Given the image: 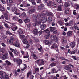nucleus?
<instances>
[{
	"label": "nucleus",
	"instance_id": "f704fd0d",
	"mask_svg": "<svg viewBox=\"0 0 79 79\" xmlns=\"http://www.w3.org/2000/svg\"><path fill=\"white\" fill-rule=\"evenodd\" d=\"M52 21V17H49L48 18V23H50V22H51Z\"/></svg>",
	"mask_w": 79,
	"mask_h": 79
},
{
	"label": "nucleus",
	"instance_id": "a19ab883",
	"mask_svg": "<svg viewBox=\"0 0 79 79\" xmlns=\"http://www.w3.org/2000/svg\"><path fill=\"white\" fill-rule=\"evenodd\" d=\"M69 6V4L68 2H66L65 4V7H68V6Z\"/></svg>",
	"mask_w": 79,
	"mask_h": 79
},
{
	"label": "nucleus",
	"instance_id": "6ab92c4d",
	"mask_svg": "<svg viewBox=\"0 0 79 79\" xmlns=\"http://www.w3.org/2000/svg\"><path fill=\"white\" fill-rule=\"evenodd\" d=\"M11 51L12 52H14V54H15V55L18 54V52L16 50H11Z\"/></svg>",
	"mask_w": 79,
	"mask_h": 79
},
{
	"label": "nucleus",
	"instance_id": "4c0bfd02",
	"mask_svg": "<svg viewBox=\"0 0 79 79\" xmlns=\"http://www.w3.org/2000/svg\"><path fill=\"white\" fill-rule=\"evenodd\" d=\"M24 22L26 23H27L30 22V20L29 19H27L24 20Z\"/></svg>",
	"mask_w": 79,
	"mask_h": 79
},
{
	"label": "nucleus",
	"instance_id": "a211bd4d",
	"mask_svg": "<svg viewBox=\"0 0 79 79\" xmlns=\"http://www.w3.org/2000/svg\"><path fill=\"white\" fill-rule=\"evenodd\" d=\"M18 33L20 35L22 34L23 33V30L21 29H19V30L17 31Z\"/></svg>",
	"mask_w": 79,
	"mask_h": 79
},
{
	"label": "nucleus",
	"instance_id": "e433bc0d",
	"mask_svg": "<svg viewBox=\"0 0 79 79\" xmlns=\"http://www.w3.org/2000/svg\"><path fill=\"white\" fill-rule=\"evenodd\" d=\"M53 6L54 7H56V4L54 2H53L51 6Z\"/></svg>",
	"mask_w": 79,
	"mask_h": 79
},
{
	"label": "nucleus",
	"instance_id": "052dcab7",
	"mask_svg": "<svg viewBox=\"0 0 79 79\" xmlns=\"http://www.w3.org/2000/svg\"><path fill=\"white\" fill-rule=\"evenodd\" d=\"M65 25L66 26H70V23H67L66 24H65Z\"/></svg>",
	"mask_w": 79,
	"mask_h": 79
},
{
	"label": "nucleus",
	"instance_id": "4d7b16f0",
	"mask_svg": "<svg viewBox=\"0 0 79 79\" xmlns=\"http://www.w3.org/2000/svg\"><path fill=\"white\" fill-rule=\"evenodd\" d=\"M1 2H2L3 4H5L6 3V2L5 0H0Z\"/></svg>",
	"mask_w": 79,
	"mask_h": 79
},
{
	"label": "nucleus",
	"instance_id": "2f4dec72",
	"mask_svg": "<svg viewBox=\"0 0 79 79\" xmlns=\"http://www.w3.org/2000/svg\"><path fill=\"white\" fill-rule=\"evenodd\" d=\"M0 11H1L2 12L5 11V9L3 7H0Z\"/></svg>",
	"mask_w": 79,
	"mask_h": 79
},
{
	"label": "nucleus",
	"instance_id": "cd10ccee",
	"mask_svg": "<svg viewBox=\"0 0 79 79\" xmlns=\"http://www.w3.org/2000/svg\"><path fill=\"white\" fill-rule=\"evenodd\" d=\"M19 37L21 39H23V40H24V39H26V36L24 35H20L19 36Z\"/></svg>",
	"mask_w": 79,
	"mask_h": 79
},
{
	"label": "nucleus",
	"instance_id": "f3484780",
	"mask_svg": "<svg viewBox=\"0 0 79 79\" xmlns=\"http://www.w3.org/2000/svg\"><path fill=\"white\" fill-rule=\"evenodd\" d=\"M19 12H20V10H19L16 9L15 12H14V14L17 15H19Z\"/></svg>",
	"mask_w": 79,
	"mask_h": 79
},
{
	"label": "nucleus",
	"instance_id": "f257e3e1",
	"mask_svg": "<svg viewBox=\"0 0 79 79\" xmlns=\"http://www.w3.org/2000/svg\"><path fill=\"white\" fill-rule=\"evenodd\" d=\"M32 17L33 18V21L35 23L33 24V26H35L36 25L39 24L41 23V21L39 20H37V16L34 14H33L31 15Z\"/></svg>",
	"mask_w": 79,
	"mask_h": 79
},
{
	"label": "nucleus",
	"instance_id": "49530a36",
	"mask_svg": "<svg viewBox=\"0 0 79 79\" xmlns=\"http://www.w3.org/2000/svg\"><path fill=\"white\" fill-rule=\"evenodd\" d=\"M9 55H10L11 57H13L14 56L13 54V53H12L10 51H9Z\"/></svg>",
	"mask_w": 79,
	"mask_h": 79
},
{
	"label": "nucleus",
	"instance_id": "aec40b11",
	"mask_svg": "<svg viewBox=\"0 0 79 79\" xmlns=\"http://www.w3.org/2000/svg\"><path fill=\"white\" fill-rule=\"evenodd\" d=\"M43 32H45L46 33H47V34H49V33L50 32V30H48V29H47L43 31Z\"/></svg>",
	"mask_w": 79,
	"mask_h": 79
},
{
	"label": "nucleus",
	"instance_id": "58836bf2",
	"mask_svg": "<svg viewBox=\"0 0 79 79\" xmlns=\"http://www.w3.org/2000/svg\"><path fill=\"white\" fill-rule=\"evenodd\" d=\"M34 31V33L35 34H37V32H38V31H37V29H35L33 30Z\"/></svg>",
	"mask_w": 79,
	"mask_h": 79
},
{
	"label": "nucleus",
	"instance_id": "ea45409f",
	"mask_svg": "<svg viewBox=\"0 0 79 79\" xmlns=\"http://www.w3.org/2000/svg\"><path fill=\"white\" fill-rule=\"evenodd\" d=\"M63 43H66V39L65 38H63Z\"/></svg>",
	"mask_w": 79,
	"mask_h": 79
},
{
	"label": "nucleus",
	"instance_id": "e2e57ef3",
	"mask_svg": "<svg viewBox=\"0 0 79 79\" xmlns=\"http://www.w3.org/2000/svg\"><path fill=\"white\" fill-rule=\"evenodd\" d=\"M76 10H73V14L74 15H76Z\"/></svg>",
	"mask_w": 79,
	"mask_h": 79
},
{
	"label": "nucleus",
	"instance_id": "8fccbe9b",
	"mask_svg": "<svg viewBox=\"0 0 79 79\" xmlns=\"http://www.w3.org/2000/svg\"><path fill=\"white\" fill-rule=\"evenodd\" d=\"M28 1H29V2H31L33 4V5H35V2H34V1H31V0H28Z\"/></svg>",
	"mask_w": 79,
	"mask_h": 79
},
{
	"label": "nucleus",
	"instance_id": "5fc2aeb1",
	"mask_svg": "<svg viewBox=\"0 0 79 79\" xmlns=\"http://www.w3.org/2000/svg\"><path fill=\"white\" fill-rule=\"evenodd\" d=\"M26 52L27 54L26 56H24V58H28V57H29V54H28V53L27 52Z\"/></svg>",
	"mask_w": 79,
	"mask_h": 79
},
{
	"label": "nucleus",
	"instance_id": "72a5a7b5",
	"mask_svg": "<svg viewBox=\"0 0 79 79\" xmlns=\"http://www.w3.org/2000/svg\"><path fill=\"white\" fill-rule=\"evenodd\" d=\"M7 34H9V35H13V36H15V35L12 34L11 33H10V31H6Z\"/></svg>",
	"mask_w": 79,
	"mask_h": 79
},
{
	"label": "nucleus",
	"instance_id": "412c9836",
	"mask_svg": "<svg viewBox=\"0 0 79 79\" xmlns=\"http://www.w3.org/2000/svg\"><path fill=\"white\" fill-rule=\"evenodd\" d=\"M72 35V31H69L67 33V36H71Z\"/></svg>",
	"mask_w": 79,
	"mask_h": 79
},
{
	"label": "nucleus",
	"instance_id": "3c124183",
	"mask_svg": "<svg viewBox=\"0 0 79 79\" xmlns=\"http://www.w3.org/2000/svg\"><path fill=\"white\" fill-rule=\"evenodd\" d=\"M36 2L37 3H42L41 0H36Z\"/></svg>",
	"mask_w": 79,
	"mask_h": 79
},
{
	"label": "nucleus",
	"instance_id": "0e129e2a",
	"mask_svg": "<svg viewBox=\"0 0 79 79\" xmlns=\"http://www.w3.org/2000/svg\"><path fill=\"white\" fill-rule=\"evenodd\" d=\"M1 45H2V46H3V47H6V45H5V43H2Z\"/></svg>",
	"mask_w": 79,
	"mask_h": 79
},
{
	"label": "nucleus",
	"instance_id": "f8f14e48",
	"mask_svg": "<svg viewBox=\"0 0 79 79\" xmlns=\"http://www.w3.org/2000/svg\"><path fill=\"white\" fill-rule=\"evenodd\" d=\"M70 46H71L72 48L73 49V48H74V47H75L76 45V43H75V42H72L70 44Z\"/></svg>",
	"mask_w": 79,
	"mask_h": 79
},
{
	"label": "nucleus",
	"instance_id": "37998d69",
	"mask_svg": "<svg viewBox=\"0 0 79 79\" xmlns=\"http://www.w3.org/2000/svg\"><path fill=\"white\" fill-rule=\"evenodd\" d=\"M39 71V69L38 68H37L35 69V73H38Z\"/></svg>",
	"mask_w": 79,
	"mask_h": 79
},
{
	"label": "nucleus",
	"instance_id": "680f3d73",
	"mask_svg": "<svg viewBox=\"0 0 79 79\" xmlns=\"http://www.w3.org/2000/svg\"><path fill=\"white\" fill-rule=\"evenodd\" d=\"M49 35H49V34H48L46 36V38L47 39H48V38H49Z\"/></svg>",
	"mask_w": 79,
	"mask_h": 79
},
{
	"label": "nucleus",
	"instance_id": "79ce46f5",
	"mask_svg": "<svg viewBox=\"0 0 79 79\" xmlns=\"http://www.w3.org/2000/svg\"><path fill=\"white\" fill-rule=\"evenodd\" d=\"M59 23L60 25V26H63L64 25V24L63 22L62 21H60L59 22Z\"/></svg>",
	"mask_w": 79,
	"mask_h": 79
},
{
	"label": "nucleus",
	"instance_id": "6e6552de",
	"mask_svg": "<svg viewBox=\"0 0 79 79\" xmlns=\"http://www.w3.org/2000/svg\"><path fill=\"white\" fill-rule=\"evenodd\" d=\"M47 17H43L41 19V20H40V19H38V20H40L42 23H45L47 22Z\"/></svg>",
	"mask_w": 79,
	"mask_h": 79
},
{
	"label": "nucleus",
	"instance_id": "0eeeda50",
	"mask_svg": "<svg viewBox=\"0 0 79 79\" xmlns=\"http://www.w3.org/2000/svg\"><path fill=\"white\" fill-rule=\"evenodd\" d=\"M11 44L12 45H13L15 46L16 47H20V45L19 44L18 42H17L16 41H14V44L11 41Z\"/></svg>",
	"mask_w": 79,
	"mask_h": 79
},
{
	"label": "nucleus",
	"instance_id": "4468645a",
	"mask_svg": "<svg viewBox=\"0 0 79 79\" xmlns=\"http://www.w3.org/2000/svg\"><path fill=\"white\" fill-rule=\"evenodd\" d=\"M40 27L41 28V30H44L45 29L46 27V25L45 24H43L42 25L40 26Z\"/></svg>",
	"mask_w": 79,
	"mask_h": 79
},
{
	"label": "nucleus",
	"instance_id": "603ef678",
	"mask_svg": "<svg viewBox=\"0 0 79 79\" xmlns=\"http://www.w3.org/2000/svg\"><path fill=\"white\" fill-rule=\"evenodd\" d=\"M5 19H6V20H8V19H9V18L8 17L7 15H6L5 16Z\"/></svg>",
	"mask_w": 79,
	"mask_h": 79
},
{
	"label": "nucleus",
	"instance_id": "c03bdc74",
	"mask_svg": "<svg viewBox=\"0 0 79 79\" xmlns=\"http://www.w3.org/2000/svg\"><path fill=\"white\" fill-rule=\"evenodd\" d=\"M17 29H18V27L16 26L15 27H14L12 28V30L13 31H15L16 30H17Z\"/></svg>",
	"mask_w": 79,
	"mask_h": 79
},
{
	"label": "nucleus",
	"instance_id": "9b49d317",
	"mask_svg": "<svg viewBox=\"0 0 79 79\" xmlns=\"http://www.w3.org/2000/svg\"><path fill=\"white\" fill-rule=\"evenodd\" d=\"M44 6V5L43 4H40V6H38V8L39 10H42Z\"/></svg>",
	"mask_w": 79,
	"mask_h": 79
},
{
	"label": "nucleus",
	"instance_id": "f03ea898",
	"mask_svg": "<svg viewBox=\"0 0 79 79\" xmlns=\"http://www.w3.org/2000/svg\"><path fill=\"white\" fill-rule=\"evenodd\" d=\"M0 75H1L0 77L1 79H10L9 78V76L6 74V73L3 71H0Z\"/></svg>",
	"mask_w": 79,
	"mask_h": 79
},
{
	"label": "nucleus",
	"instance_id": "5701e85b",
	"mask_svg": "<svg viewBox=\"0 0 79 79\" xmlns=\"http://www.w3.org/2000/svg\"><path fill=\"white\" fill-rule=\"evenodd\" d=\"M50 31H51V32H53V31H55L56 29L55 28L52 27H50Z\"/></svg>",
	"mask_w": 79,
	"mask_h": 79
},
{
	"label": "nucleus",
	"instance_id": "6e6d98bb",
	"mask_svg": "<svg viewBox=\"0 0 79 79\" xmlns=\"http://www.w3.org/2000/svg\"><path fill=\"white\" fill-rule=\"evenodd\" d=\"M42 34V31H40L38 33V35H41Z\"/></svg>",
	"mask_w": 79,
	"mask_h": 79
},
{
	"label": "nucleus",
	"instance_id": "1a4fd4ad",
	"mask_svg": "<svg viewBox=\"0 0 79 79\" xmlns=\"http://www.w3.org/2000/svg\"><path fill=\"white\" fill-rule=\"evenodd\" d=\"M35 9H31V10H27V13H28V14H32L34 12H35Z\"/></svg>",
	"mask_w": 79,
	"mask_h": 79
},
{
	"label": "nucleus",
	"instance_id": "bf43d9fd",
	"mask_svg": "<svg viewBox=\"0 0 79 79\" xmlns=\"http://www.w3.org/2000/svg\"><path fill=\"white\" fill-rule=\"evenodd\" d=\"M36 76H37V77H39L41 76L40 75V74L39 73H37V74H36Z\"/></svg>",
	"mask_w": 79,
	"mask_h": 79
},
{
	"label": "nucleus",
	"instance_id": "423d86ee",
	"mask_svg": "<svg viewBox=\"0 0 79 79\" xmlns=\"http://www.w3.org/2000/svg\"><path fill=\"white\" fill-rule=\"evenodd\" d=\"M51 39L53 41L56 42L58 41V38L56 37V35H53L51 36Z\"/></svg>",
	"mask_w": 79,
	"mask_h": 79
},
{
	"label": "nucleus",
	"instance_id": "c85d7f7f",
	"mask_svg": "<svg viewBox=\"0 0 79 79\" xmlns=\"http://www.w3.org/2000/svg\"><path fill=\"white\" fill-rule=\"evenodd\" d=\"M23 42L24 44H27L28 42H27V40L26 39H24L23 40Z\"/></svg>",
	"mask_w": 79,
	"mask_h": 79
},
{
	"label": "nucleus",
	"instance_id": "c756f323",
	"mask_svg": "<svg viewBox=\"0 0 79 79\" xmlns=\"http://www.w3.org/2000/svg\"><path fill=\"white\" fill-rule=\"evenodd\" d=\"M62 8L61 5H59L58 7V10L59 11H61V10H62Z\"/></svg>",
	"mask_w": 79,
	"mask_h": 79
},
{
	"label": "nucleus",
	"instance_id": "a18cd8bd",
	"mask_svg": "<svg viewBox=\"0 0 79 79\" xmlns=\"http://www.w3.org/2000/svg\"><path fill=\"white\" fill-rule=\"evenodd\" d=\"M65 12L66 14H69V9H67L65 10Z\"/></svg>",
	"mask_w": 79,
	"mask_h": 79
},
{
	"label": "nucleus",
	"instance_id": "ddd939ff",
	"mask_svg": "<svg viewBox=\"0 0 79 79\" xmlns=\"http://www.w3.org/2000/svg\"><path fill=\"white\" fill-rule=\"evenodd\" d=\"M51 73H52V74L57 73H58V71L56 70V69L53 68L52 69Z\"/></svg>",
	"mask_w": 79,
	"mask_h": 79
},
{
	"label": "nucleus",
	"instance_id": "473e14b6",
	"mask_svg": "<svg viewBox=\"0 0 79 79\" xmlns=\"http://www.w3.org/2000/svg\"><path fill=\"white\" fill-rule=\"evenodd\" d=\"M55 65H56L55 64L53 63H51L50 64V66L51 67H53V66H55Z\"/></svg>",
	"mask_w": 79,
	"mask_h": 79
},
{
	"label": "nucleus",
	"instance_id": "7c9ffc66",
	"mask_svg": "<svg viewBox=\"0 0 79 79\" xmlns=\"http://www.w3.org/2000/svg\"><path fill=\"white\" fill-rule=\"evenodd\" d=\"M23 65L25 66L24 68L23 69H21V71H24L26 69V68H27V66H26V64H23Z\"/></svg>",
	"mask_w": 79,
	"mask_h": 79
},
{
	"label": "nucleus",
	"instance_id": "393cba45",
	"mask_svg": "<svg viewBox=\"0 0 79 79\" xmlns=\"http://www.w3.org/2000/svg\"><path fill=\"white\" fill-rule=\"evenodd\" d=\"M44 43L46 45H48L50 44V42L48 40H45L44 41Z\"/></svg>",
	"mask_w": 79,
	"mask_h": 79
},
{
	"label": "nucleus",
	"instance_id": "09e8293b",
	"mask_svg": "<svg viewBox=\"0 0 79 79\" xmlns=\"http://www.w3.org/2000/svg\"><path fill=\"white\" fill-rule=\"evenodd\" d=\"M57 47L56 46V45H52L51 47V48H56Z\"/></svg>",
	"mask_w": 79,
	"mask_h": 79
},
{
	"label": "nucleus",
	"instance_id": "9d476101",
	"mask_svg": "<svg viewBox=\"0 0 79 79\" xmlns=\"http://www.w3.org/2000/svg\"><path fill=\"white\" fill-rule=\"evenodd\" d=\"M31 56H32L33 58L35 60H37V59H38V57H37L35 54H34L33 53H31Z\"/></svg>",
	"mask_w": 79,
	"mask_h": 79
},
{
	"label": "nucleus",
	"instance_id": "b1692460",
	"mask_svg": "<svg viewBox=\"0 0 79 79\" xmlns=\"http://www.w3.org/2000/svg\"><path fill=\"white\" fill-rule=\"evenodd\" d=\"M5 62L7 63V66H9L11 64L7 60H6Z\"/></svg>",
	"mask_w": 79,
	"mask_h": 79
},
{
	"label": "nucleus",
	"instance_id": "7ed1b4c3",
	"mask_svg": "<svg viewBox=\"0 0 79 79\" xmlns=\"http://www.w3.org/2000/svg\"><path fill=\"white\" fill-rule=\"evenodd\" d=\"M8 53L6 51H2L1 57L2 60H4L7 59L8 58Z\"/></svg>",
	"mask_w": 79,
	"mask_h": 79
},
{
	"label": "nucleus",
	"instance_id": "de8ad7c7",
	"mask_svg": "<svg viewBox=\"0 0 79 79\" xmlns=\"http://www.w3.org/2000/svg\"><path fill=\"white\" fill-rule=\"evenodd\" d=\"M12 11V12H15V10H16V7H13L11 9Z\"/></svg>",
	"mask_w": 79,
	"mask_h": 79
},
{
	"label": "nucleus",
	"instance_id": "69168bd1",
	"mask_svg": "<svg viewBox=\"0 0 79 79\" xmlns=\"http://www.w3.org/2000/svg\"><path fill=\"white\" fill-rule=\"evenodd\" d=\"M38 18H41V15L40 14H38Z\"/></svg>",
	"mask_w": 79,
	"mask_h": 79
},
{
	"label": "nucleus",
	"instance_id": "c9c22d12",
	"mask_svg": "<svg viewBox=\"0 0 79 79\" xmlns=\"http://www.w3.org/2000/svg\"><path fill=\"white\" fill-rule=\"evenodd\" d=\"M31 73L32 72L31 71V72H29L28 73H27V78H28V77H29V76H30V75H31Z\"/></svg>",
	"mask_w": 79,
	"mask_h": 79
},
{
	"label": "nucleus",
	"instance_id": "39448f33",
	"mask_svg": "<svg viewBox=\"0 0 79 79\" xmlns=\"http://www.w3.org/2000/svg\"><path fill=\"white\" fill-rule=\"evenodd\" d=\"M14 61L16 62L17 61V64L18 66H20L21 64L22 63V60L21 59H14L13 60Z\"/></svg>",
	"mask_w": 79,
	"mask_h": 79
},
{
	"label": "nucleus",
	"instance_id": "bb28decb",
	"mask_svg": "<svg viewBox=\"0 0 79 79\" xmlns=\"http://www.w3.org/2000/svg\"><path fill=\"white\" fill-rule=\"evenodd\" d=\"M12 19L14 21H17L18 20V17L16 16H13L12 17Z\"/></svg>",
	"mask_w": 79,
	"mask_h": 79
},
{
	"label": "nucleus",
	"instance_id": "a878e982",
	"mask_svg": "<svg viewBox=\"0 0 79 79\" xmlns=\"http://www.w3.org/2000/svg\"><path fill=\"white\" fill-rule=\"evenodd\" d=\"M52 3H53V2H52V1H49V3H48L47 6H52Z\"/></svg>",
	"mask_w": 79,
	"mask_h": 79
},
{
	"label": "nucleus",
	"instance_id": "dca6fc26",
	"mask_svg": "<svg viewBox=\"0 0 79 79\" xmlns=\"http://www.w3.org/2000/svg\"><path fill=\"white\" fill-rule=\"evenodd\" d=\"M6 3L8 5H10L13 3V0H7Z\"/></svg>",
	"mask_w": 79,
	"mask_h": 79
},
{
	"label": "nucleus",
	"instance_id": "20e7f679",
	"mask_svg": "<svg viewBox=\"0 0 79 79\" xmlns=\"http://www.w3.org/2000/svg\"><path fill=\"white\" fill-rule=\"evenodd\" d=\"M37 63L38 65L40 66H42L44 65V61L42 59H38L35 61Z\"/></svg>",
	"mask_w": 79,
	"mask_h": 79
},
{
	"label": "nucleus",
	"instance_id": "4be33fe9",
	"mask_svg": "<svg viewBox=\"0 0 79 79\" xmlns=\"http://www.w3.org/2000/svg\"><path fill=\"white\" fill-rule=\"evenodd\" d=\"M21 16L22 18H24L26 17V14L25 12H24L21 14Z\"/></svg>",
	"mask_w": 79,
	"mask_h": 79
},
{
	"label": "nucleus",
	"instance_id": "774afa93",
	"mask_svg": "<svg viewBox=\"0 0 79 79\" xmlns=\"http://www.w3.org/2000/svg\"><path fill=\"white\" fill-rule=\"evenodd\" d=\"M64 79H68V77L66 76H64L63 77Z\"/></svg>",
	"mask_w": 79,
	"mask_h": 79
},
{
	"label": "nucleus",
	"instance_id": "13d9d810",
	"mask_svg": "<svg viewBox=\"0 0 79 79\" xmlns=\"http://www.w3.org/2000/svg\"><path fill=\"white\" fill-rule=\"evenodd\" d=\"M18 21L19 23H23V21H22V20L19 19V20H18Z\"/></svg>",
	"mask_w": 79,
	"mask_h": 79
},
{
	"label": "nucleus",
	"instance_id": "2eb2a0df",
	"mask_svg": "<svg viewBox=\"0 0 79 79\" xmlns=\"http://www.w3.org/2000/svg\"><path fill=\"white\" fill-rule=\"evenodd\" d=\"M64 69L67 71H69L71 69V67H69V66L67 65L64 67Z\"/></svg>",
	"mask_w": 79,
	"mask_h": 79
},
{
	"label": "nucleus",
	"instance_id": "864d4df0",
	"mask_svg": "<svg viewBox=\"0 0 79 79\" xmlns=\"http://www.w3.org/2000/svg\"><path fill=\"white\" fill-rule=\"evenodd\" d=\"M26 52L27 54L26 56H24V58H28V57H29V54H28V53L27 52Z\"/></svg>",
	"mask_w": 79,
	"mask_h": 79
},
{
	"label": "nucleus",
	"instance_id": "338daca9",
	"mask_svg": "<svg viewBox=\"0 0 79 79\" xmlns=\"http://www.w3.org/2000/svg\"><path fill=\"white\" fill-rule=\"evenodd\" d=\"M57 2H58V3H61V2H62V1H61V0H57Z\"/></svg>",
	"mask_w": 79,
	"mask_h": 79
}]
</instances>
